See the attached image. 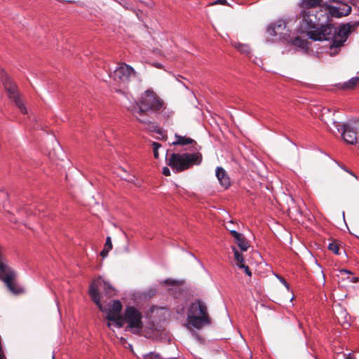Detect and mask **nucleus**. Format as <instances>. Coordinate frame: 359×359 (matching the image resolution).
I'll use <instances>...</instances> for the list:
<instances>
[{
	"instance_id": "f257e3e1",
	"label": "nucleus",
	"mask_w": 359,
	"mask_h": 359,
	"mask_svg": "<svg viewBox=\"0 0 359 359\" xmlns=\"http://www.w3.org/2000/svg\"><path fill=\"white\" fill-rule=\"evenodd\" d=\"M299 18L301 19L299 30L302 33H306L309 39L314 41L331 40L327 51L331 56L339 53L353 27L351 23H347L340 26L338 32L331 25L323 27L319 29L316 11H302Z\"/></svg>"
},
{
	"instance_id": "f03ea898",
	"label": "nucleus",
	"mask_w": 359,
	"mask_h": 359,
	"mask_svg": "<svg viewBox=\"0 0 359 359\" xmlns=\"http://www.w3.org/2000/svg\"><path fill=\"white\" fill-rule=\"evenodd\" d=\"M164 106L163 101L152 90L148 89L144 91L138 97L135 103L128 109L133 114L140 123L148 125L149 128L158 134H161V130L158 128L154 123L149 121L146 116L148 113L158 112L161 111Z\"/></svg>"
},
{
	"instance_id": "7ed1b4c3",
	"label": "nucleus",
	"mask_w": 359,
	"mask_h": 359,
	"mask_svg": "<svg viewBox=\"0 0 359 359\" xmlns=\"http://www.w3.org/2000/svg\"><path fill=\"white\" fill-rule=\"evenodd\" d=\"M104 287L107 292H109L111 287L107 285V283L101 278L94 280L90 285L89 294L92 300L98 306L99 309L107 313V319L109 321H113L117 327H123V323L121 312L123 309L122 304L118 300H114L111 304H109L107 308H105L100 302V296L99 293V288L102 286Z\"/></svg>"
},
{
	"instance_id": "20e7f679",
	"label": "nucleus",
	"mask_w": 359,
	"mask_h": 359,
	"mask_svg": "<svg viewBox=\"0 0 359 359\" xmlns=\"http://www.w3.org/2000/svg\"><path fill=\"white\" fill-rule=\"evenodd\" d=\"M187 327L191 325L197 330L211 324V318L204 302L196 299L190 304L187 311Z\"/></svg>"
},
{
	"instance_id": "39448f33",
	"label": "nucleus",
	"mask_w": 359,
	"mask_h": 359,
	"mask_svg": "<svg viewBox=\"0 0 359 359\" xmlns=\"http://www.w3.org/2000/svg\"><path fill=\"white\" fill-rule=\"evenodd\" d=\"M202 161L201 153H173L166 157V163L175 172L184 171Z\"/></svg>"
},
{
	"instance_id": "423d86ee",
	"label": "nucleus",
	"mask_w": 359,
	"mask_h": 359,
	"mask_svg": "<svg viewBox=\"0 0 359 359\" xmlns=\"http://www.w3.org/2000/svg\"><path fill=\"white\" fill-rule=\"evenodd\" d=\"M7 259L4 255V249L0 245V280L8 289L15 294L24 292V289L15 281V273L8 266Z\"/></svg>"
},
{
	"instance_id": "0eeeda50",
	"label": "nucleus",
	"mask_w": 359,
	"mask_h": 359,
	"mask_svg": "<svg viewBox=\"0 0 359 359\" xmlns=\"http://www.w3.org/2000/svg\"><path fill=\"white\" fill-rule=\"evenodd\" d=\"M1 80L4 86L5 91L7 93L8 97L11 100L16 107H18L21 113L26 114L27 110L22 100L20 97L18 87L16 84L11 79L8 75L3 72L1 74Z\"/></svg>"
},
{
	"instance_id": "6e6552de",
	"label": "nucleus",
	"mask_w": 359,
	"mask_h": 359,
	"mask_svg": "<svg viewBox=\"0 0 359 359\" xmlns=\"http://www.w3.org/2000/svg\"><path fill=\"white\" fill-rule=\"evenodd\" d=\"M142 313L133 306H127L121 318L123 325L126 323L133 334H140L143 324Z\"/></svg>"
},
{
	"instance_id": "1a4fd4ad",
	"label": "nucleus",
	"mask_w": 359,
	"mask_h": 359,
	"mask_svg": "<svg viewBox=\"0 0 359 359\" xmlns=\"http://www.w3.org/2000/svg\"><path fill=\"white\" fill-rule=\"evenodd\" d=\"M135 74L136 72L131 66L122 63L114 70L113 78L118 83L126 85L129 83L130 77Z\"/></svg>"
},
{
	"instance_id": "9d476101",
	"label": "nucleus",
	"mask_w": 359,
	"mask_h": 359,
	"mask_svg": "<svg viewBox=\"0 0 359 359\" xmlns=\"http://www.w3.org/2000/svg\"><path fill=\"white\" fill-rule=\"evenodd\" d=\"M332 125L338 132L341 129L343 130L341 137L346 142L350 144H354L357 142V133L351 124L346 123L341 126L339 122L333 121Z\"/></svg>"
},
{
	"instance_id": "9b49d317",
	"label": "nucleus",
	"mask_w": 359,
	"mask_h": 359,
	"mask_svg": "<svg viewBox=\"0 0 359 359\" xmlns=\"http://www.w3.org/2000/svg\"><path fill=\"white\" fill-rule=\"evenodd\" d=\"M266 32L270 36H279L280 39H285V36L287 35L286 22L283 20H278L270 24Z\"/></svg>"
},
{
	"instance_id": "f8f14e48",
	"label": "nucleus",
	"mask_w": 359,
	"mask_h": 359,
	"mask_svg": "<svg viewBox=\"0 0 359 359\" xmlns=\"http://www.w3.org/2000/svg\"><path fill=\"white\" fill-rule=\"evenodd\" d=\"M351 11V7L346 4H339L337 6H329V13L332 17L341 18L348 15Z\"/></svg>"
},
{
	"instance_id": "ddd939ff",
	"label": "nucleus",
	"mask_w": 359,
	"mask_h": 359,
	"mask_svg": "<svg viewBox=\"0 0 359 359\" xmlns=\"http://www.w3.org/2000/svg\"><path fill=\"white\" fill-rule=\"evenodd\" d=\"M216 177L220 185L224 189H228L231 185L230 178L226 171L222 167H217L215 170Z\"/></svg>"
},
{
	"instance_id": "4468645a",
	"label": "nucleus",
	"mask_w": 359,
	"mask_h": 359,
	"mask_svg": "<svg viewBox=\"0 0 359 359\" xmlns=\"http://www.w3.org/2000/svg\"><path fill=\"white\" fill-rule=\"evenodd\" d=\"M229 231H230V233L231 234V236L235 239L236 243H237V245H238L240 249L242 251L248 250L250 245H249L248 242L246 241V239L245 238V237L243 236V234L237 232L235 230H229Z\"/></svg>"
},
{
	"instance_id": "2eb2a0df",
	"label": "nucleus",
	"mask_w": 359,
	"mask_h": 359,
	"mask_svg": "<svg viewBox=\"0 0 359 359\" xmlns=\"http://www.w3.org/2000/svg\"><path fill=\"white\" fill-rule=\"evenodd\" d=\"M322 0H301L299 6L302 11H315L321 6Z\"/></svg>"
},
{
	"instance_id": "dca6fc26",
	"label": "nucleus",
	"mask_w": 359,
	"mask_h": 359,
	"mask_svg": "<svg viewBox=\"0 0 359 359\" xmlns=\"http://www.w3.org/2000/svg\"><path fill=\"white\" fill-rule=\"evenodd\" d=\"M175 139L176 140L173 142V144L175 145H187L194 143L196 144V142L190 138L187 137L180 136L179 135H175Z\"/></svg>"
},
{
	"instance_id": "f3484780",
	"label": "nucleus",
	"mask_w": 359,
	"mask_h": 359,
	"mask_svg": "<svg viewBox=\"0 0 359 359\" xmlns=\"http://www.w3.org/2000/svg\"><path fill=\"white\" fill-rule=\"evenodd\" d=\"M352 274L351 271L346 269H341L339 271V274L337 275L338 278H341L342 280L347 279L351 283H358L359 282V278L358 277H352L350 278L349 275Z\"/></svg>"
},
{
	"instance_id": "a211bd4d",
	"label": "nucleus",
	"mask_w": 359,
	"mask_h": 359,
	"mask_svg": "<svg viewBox=\"0 0 359 359\" xmlns=\"http://www.w3.org/2000/svg\"><path fill=\"white\" fill-rule=\"evenodd\" d=\"M231 44L243 54L248 55L250 52V48L247 44H243L236 41H231Z\"/></svg>"
},
{
	"instance_id": "6ab92c4d",
	"label": "nucleus",
	"mask_w": 359,
	"mask_h": 359,
	"mask_svg": "<svg viewBox=\"0 0 359 359\" xmlns=\"http://www.w3.org/2000/svg\"><path fill=\"white\" fill-rule=\"evenodd\" d=\"M232 250L234 252L236 264L238 266V267L244 266V258L242 254H241L235 247H233Z\"/></svg>"
},
{
	"instance_id": "aec40b11",
	"label": "nucleus",
	"mask_w": 359,
	"mask_h": 359,
	"mask_svg": "<svg viewBox=\"0 0 359 359\" xmlns=\"http://www.w3.org/2000/svg\"><path fill=\"white\" fill-rule=\"evenodd\" d=\"M292 44L297 46V47H299V48H307V42L306 40H304L299 37H295L292 41Z\"/></svg>"
},
{
	"instance_id": "412c9836",
	"label": "nucleus",
	"mask_w": 359,
	"mask_h": 359,
	"mask_svg": "<svg viewBox=\"0 0 359 359\" xmlns=\"http://www.w3.org/2000/svg\"><path fill=\"white\" fill-rule=\"evenodd\" d=\"M328 249L332 251L335 255H339L340 254V245L337 241H332L328 245Z\"/></svg>"
},
{
	"instance_id": "4be33fe9",
	"label": "nucleus",
	"mask_w": 359,
	"mask_h": 359,
	"mask_svg": "<svg viewBox=\"0 0 359 359\" xmlns=\"http://www.w3.org/2000/svg\"><path fill=\"white\" fill-rule=\"evenodd\" d=\"M358 83H359V77H355L346 83L344 87L346 88H353Z\"/></svg>"
},
{
	"instance_id": "5701e85b",
	"label": "nucleus",
	"mask_w": 359,
	"mask_h": 359,
	"mask_svg": "<svg viewBox=\"0 0 359 359\" xmlns=\"http://www.w3.org/2000/svg\"><path fill=\"white\" fill-rule=\"evenodd\" d=\"M161 147V144L158 142H154L152 143V149H153V153H154V156L155 158H158V149Z\"/></svg>"
},
{
	"instance_id": "b1692460",
	"label": "nucleus",
	"mask_w": 359,
	"mask_h": 359,
	"mask_svg": "<svg viewBox=\"0 0 359 359\" xmlns=\"http://www.w3.org/2000/svg\"><path fill=\"white\" fill-rule=\"evenodd\" d=\"M104 248L107 249L109 251L112 249V243L111 238L109 236H107L106 238V242Z\"/></svg>"
},
{
	"instance_id": "393cba45",
	"label": "nucleus",
	"mask_w": 359,
	"mask_h": 359,
	"mask_svg": "<svg viewBox=\"0 0 359 359\" xmlns=\"http://www.w3.org/2000/svg\"><path fill=\"white\" fill-rule=\"evenodd\" d=\"M144 359H160V355L154 353L147 354L144 357Z\"/></svg>"
},
{
	"instance_id": "a878e982",
	"label": "nucleus",
	"mask_w": 359,
	"mask_h": 359,
	"mask_svg": "<svg viewBox=\"0 0 359 359\" xmlns=\"http://www.w3.org/2000/svg\"><path fill=\"white\" fill-rule=\"evenodd\" d=\"M238 268L243 269L244 270L245 273L248 276H252V273H251V271H250V268L248 267V266L245 265V264H244V266H239Z\"/></svg>"
},
{
	"instance_id": "bb28decb",
	"label": "nucleus",
	"mask_w": 359,
	"mask_h": 359,
	"mask_svg": "<svg viewBox=\"0 0 359 359\" xmlns=\"http://www.w3.org/2000/svg\"><path fill=\"white\" fill-rule=\"evenodd\" d=\"M217 4L226 5V4H227V1H226V0H217L214 2L210 3L209 4V6H214V5H217Z\"/></svg>"
},
{
	"instance_id": "cd10ccee",
	"label": "nucleus",
	"mask_w": 359,
	"mask_h": 359,
	"mask_svg": "<svg viewBox=\"0 0 359 359\" xmlns=\"http://www.w3.org/2000/svg\"><path fill=\"white\" fill-rule=\"evenodd\" d=\"M162 173H163L165 176H170V171L169 168H167V167H164V168H163Z\"/></svg>"
},
{
	"instance_id": "c85d7f7f",
	"label": "nucleus",
	"mask_w": 359,
	"mask_h": 359,
	"mask_svg": "<svg viewBox=\"0 0 359 359\" xmlns=\"http://www.w3.org/2000/svg\"><path fill=\"white\" fill-rule=\"evenodd\" d=\"M109 252V250L104 248L100 252V256L102 257H106L107 256Z\"/></svg>"
},
{
	"instance_id": "c756f323",
	"label": "nucleus",
	"mask_w": 359,
	"mask_h": 359,
	"mask_svg": "<svg viewBox=\"0 0 359 359\" xmlns=\"http://www.w3.org/2000/svg\"><path fill=\"white\" fill-rule=\"evenodd\" d=\"M228 224H233V222H232L231 221H229V222L227 223V224L226 225V229H228L229 231V230H231V229H230V228H231V226H228Z\"/></svg>"
},
{
	"instance_id": "7c9ffc66",
	"label": "nucleus",
	"mask_w": 359,
	"mask_h": 359,
	"mask_svg": "<svg viewBox=\"0 0 359 359\" xmlns=\"http://www.w3.org/2000/svg\"><path fill=\"white\" fill-rule=\"evenodd\" d=\"M0 359H6L5 355L3 353L2 349L0 350Z\"/></svg>"
},
{
	"instance_id": "2f4dec72",
	"label": "nucleus",
	"mask_w": 359,
	"mask_h": 359,
	"mask_svg": "<svg viewBox=\"0 0 359 359\" xmlns=\"http://www.w3.org/2000/svg\"><path fill=\"white\" fill-rule=\"evenodd\" d=\"M282 283H284L287 286V283L284 279L282 280Z\"/></svg>"
},
{
	"instance_id": "473e14b6",
	"label": "nucleus",
	"mask_w": 359,
	"mask_h": 359,
	"mask_svg": "<svg viewBox=\"0 0 359 359\" xmlns=\"http://www.w3.org/2000/svg\"><path fill=\"white\" fill-rule=\"evenodd\" d=\"M155 66H156V67H158V68H160V67H161V65H158V64H156Z\"/></svg>"
},
{
	"instance_id": "72a5a7b5",
	"label": "nucleus",
	"mask_w": 359,
	"mask_h": 359,
	"mask_svg": "<svg viewBox=\"0 0 359 359\" xmlns=\"http://www.w3.org/2000/svg\"><path fill=\"white\" fill-rule=\"evenodd\" d=\"M111 323H109H109H107V326H108L109 327H111Z\"/></svg>"
},
{
	"instance_id": "f704fd0d",
	"label": "nucleus",
	"mask_w": 359,
	"mask_h": 359,
	"mask_svg": "<svg viewBox=\"0 0 359 359\" xmlns=\"http://www.w3.org/2000/svg\"><path fill=\"white\" fill-rule=\"evenodd\" d=\"M346 359H351L350 358H346Z\"/></svg>"
}]
</instances>
